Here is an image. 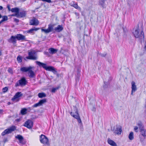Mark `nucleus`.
Wrapping results in <instances>:
<instances>
[{
	"mask_svg": "<svg viewBox=\"0 0 146 146\" xmlns=\"http://www.w3.org/2000/svg\"><path fill=\"white\" fill-rule=\"evenodd\" d=\"M79 77H80L79 75V74H78V73L77 74V76L76 78V83H77V82H78Z\"/></svg>",
	"mask_w": 146,
	"mask_h": 146,
	"instance_id": "40",
	"label": "nucleus"
},
{
	"mask_svg": "<svg viewBox=\"0 0 146 146\" xmlns=\"http://www.w3.org/2000/svg\"><path fill=\"white\" fill-rule=\"evenodd\" d=\"M40 141L42 144H45L47 145H49V140L45 135L42 134L40 136Z\"/></svg>",
	"mask_w": 146,
	"mask_h": 146,
	"instance_id": "7",
	"label": "nucleus"
},
{
	"mask_svg": "<svg viewBox=\"0 0 146 146\" xmlns=\"http://www.w3.org/2000/svg\"><path fill=\"white\" fill-rule=\"evenodd\" d=\"M24 59H25V58H24Z\"/></svg>",
	"mask_w": 146,
	"mask_h": 146,
	"instance_id": "64",
	"label": "nucleus"
},
{
	"mask_svg": "<svg viewBox=\"0 0 146 146\" xmlns=\"http://www.w3.org/2000/svg\"><path fill=\"white\" fill-rule=\"evenodd\" d=\"M74 112H71L70 113L71 116L77 119L78 122L80 123H82V122L78 113V109L76 106H73Z\"/></svg>",
	"mask_w": 146,
	"mask_h": 146,
	"instance_id": "2",
	"label": "nucleus"
},
{
	"mask_svg": "<svg viewBox=\"0 0 146 146\" xmlns=\"http://www.w3.org/2000/svg\"><path fill=\"white\" fill-rule=\"evenodd\" d=\"M16 138L18 139L20 143H21L23 139V137L20 135H18L15 137Z\"/></svg>",
	"mask_w": 146,
	"mask_h": 146,
	"instance_id": "26",
	"label": "nucleus"
},
{
	"mask_svg": "<svg viewBox=\"0 0 146 146\" xmlns=\"http://www.w3.org/2000/svg\"><path fill=\"white\" fill-rule=\"evenodd\" d=\"M4 21L2 19V20H1L0 21V22L2 23V22H4Z\"/></svg>",
	"mask_w": 146,
	"mask_h": 146,
	"instance_id": "56",
	"label": "nucleus"
},
{
	"mask_svg": "<svg viewBox=\"0 0 146 146\" xmlns=\"http://www.w3.org/2000/svg\"><path fill=\"white\" fill-rule=\"evenodd\" d=\"M14 21L17 23L19 22V20L18 19L16 18H15L14 19Z\"/></svg>",
	"mask_w": 146,
	"mask_h": 146,
	"instance_id": "47",
	"label": "nucleus"
},
{
	"mask_svg": "<svg viewBox=\"0 0 146 146\" xmlns=\"http://www.w3.org/2000/svg\"><path fill=\"white\" fill-rule=\"evenodd\" d=\"M23 125L28 129H31L33 126V122L30 120H28Z\"/></svg>",
	"mask_w": 146,
	"mask_h": 146,
	"instance_id": "10",
	"label": "nucleus"
},
{
	"mask_svg": "<svg viewBox=\"0 0 146 146\" xmlns=\"http://www.w3.org/2000/svg\"><path fill=\"white\" fill-rule=\"evenodd\" d=\"M17 40L27 41L25 38V36L21 34H17L15 35Z\"/></svg>",
	"mask_w": 146,
	"mask_h": 146,
	"instance_id": "11",
	"label": "nucleus"
},
{
	"mask_svg": "<svg viewBox=\"0 0 146 146\" xmlns=\"http://www.w3.org/2000/svg\"><path fill=\"white\" fill-rule=\"evenodd\" d=\"M139 137L140 138V141L141 142H143L146 138V137H143L142 136H141L140 135H139Z\"/></svg>",
	"mask_w": 146,
	"mask_h": 146,
	"instance_id": "35",
	"label": "nucleus"
},
{
	"mask_svg": "<svg viewBox=\"0 0 146 146\" xmlns=\"http://www.w3.org/2000/svg\"><path fill=\"white\" fill-rule=\"evenodd\" d=\"M56 89L55 88H52V92H55V91H56Z\"/></svg>",
	"mask_w": 146,
	"mask_h": 146,
	"instance_id": "45",
	"label": "nucleus"
},
{
	"mask_svg": "<svg viewBox=\"0 0 146 146\" xmlns=\"http://www.w3.org/2000/svg\"><path fill=\"white\" fill-rule=\"evenodd\" d=\"M54 25L51 24H49L48 25V28L47 29H41V31L44 32L46 34L52 32L53 31Z\"/></svg>",
	"mask_w": 146,
	"mask_h": 146,
	"instance_id": "8",
	"label": "nucleus"
},
{
	"mask_svg": "<svg viewBox=\"0 0 146 146\" xmlns=\"http://www.w3.org/2000/svg\"><path fill=\"white\" fill-rule=\"evenodd\" d=\"M108 62L110 63H112V60L111 58H109L108 60Z\"/></svg>",
	"mask_w": 146,
	"mask_h": 146,
	"instance_id": "48",
	"label": "nucleus"
},
{
	"mask_svg": "<svg viewBox=\"0 0 146 146\" xmlns=\"http://www.w3.org/2000/svg\"><path fill=\"white\" fill-rule=\"evenodd\" d=\"M39 29V28H36L35 27H33L27 31V33H33L34 31H37Z\"/></svg>",
	"mask_w": 146,
	"mask_h": 146,
	"instance_id": "24",
	"label": "nucleus"
},
{
	"mask_svg": "<svg viewBox=\"0 0 146 146\" xmlns=\"http://www.w3.org/2000/svg\"><path fill=\"white\" fill-rule=\"evenodd\" d=\"M7 40L9 43L12 44L13 45L17 43V40L15 35L11 36V37Z\"/></svg>",
	"mask_w": 146,
	"mask_h": 146,
	"instance_id": "12",
	"label": "nucleus"
},
{
	"mask_svg": "<svg viewBox=\"0 0 146 146\" xmlns=\"http://www.w3.org/2000/svg\"><path fill=\"white\" fill-rule=\"evenodd\" d=\"M131 94L133 95V93L135 92L137 90V88L135 85V82L132 81L131 83Z\"/></svg>",
	"mask_w": 146,
	"mask_h": 146,
	"instance_id": "16",
	"label": "nucleus"
},
{
	"mask_svg": "<svg viewBox=\"0 0 146 146\" xmlns=\"http://www.w3.org/2000/svg\"><path fill=\"white\" fill-rule=\"evenodd\" d=\"M26 14V11H23L21 12L18 13V18H23L25 17Z\"/></svg>",
	"mask_w": 146,
	"mask_h": 146,
	"instance_id": "19",
	"label": "nucleus"
},
{
	"mask_svg": "<svg viewBox=\"0 0 146 146\" xmlns=\"http://www.w3.org/2000/svg\"><path fill=\"white\" fill-rule=\"evenodd\" d=\"M45 54L46 55L48 54V52H45Z\"/></svg>",
	"mask_w": 146,
	"mask_h": 146,
	"instance_id": "55",
	"label": "nucleus"
},
{
	"mask_svg": "<svg viewBox=\"0 0 146 146\" xmlns=\"http://www.w3.org/2000/svg\"><path fill=\"white\" fill-rule=\"evenodd\" d=\"M8 90V88L7 87H5L2 89V91L3 92L5 93Z\"/></svg>",
	"mask_w": 146,
	"mask_h": 146,
	"instance_id": "37",
	"label": "nucleus"
},
{
	"mask_svg": "<svg viewBox=\"0 0 146 146\" xmlns=\"http://www.w3.org/2000/svg\"><path fill=\"white\" fill-rule=\"evenodd\" d=\"M2 53L1 51L0 50V56L1 55Z\"/></svg>",
	"mask_w": 146,
	"mask_h": 146,
	"instance_id": "62",
	"label": "nucleus"
},
{
	"mask_svg": "<svg viewBox=\"0 0 146 146\" xmlns=\"http://www.w3.org/2000/svg\"><path fill=\"white\" fill-rule=\"evenodd\" d=\"M7 71L10 74H13V70L11 68H8Z\"/></svg>",
	"mask_w": 146,
	"mask_h": 146,
	"instance_id": "36",
	"label": "nucleus"
},
{
	"mask_svg": "<svg viewBox=\"0 0 146 146\" xmlns=\"http://www.w3.org/2000/svg\"><path fill=\"white\" fill-rule=\"evenodd\" d=\"M46 102V99L45 98L41 100H40L39 102V103L40 104V105L41 106H42L43 104H44Z\"/></svg>",
	"mask_w": 146,
	"mask_h": 146,
	"instance_id": "31",
	"label": "nucleus"
},
{
	"mask_svg": "<svg viewBox=\"0 0 146 146\" xmlns=\"http://www.w3.org/2000/svg\"><path fill=\"white\" fill-rule=\"evenodd\" d=\"M38 96L40 98H42L46 97V95L44 92L39 93L38 94Z\"/></svg>",
	"mask_w": 146,
	"mask_h": 146,
	"instance_id": "29",
	"label": "nucleus"
},
{
	"mask_svg": "<svg viewBox=\"0 0 146 146\" xmlns=\"http://www.w3.org/2000/svg\"><path fill=\"white\" fill-rule=\"evenodd\" d=\"M33 67L31 66L28 67H22L21 68L20 70L23 72H28L31 69H32Z\"/></svg>",
	"mask_w": 146,
	"mask_h": 146,
	"instance_id": "14",
	"label": "nucleus"
},
{
	"mask_svg": "<svg viewBox=\"0 0 146 146\" xmlns=\"http://www.w3.org/2000/svg\"><path fill=\"white\" fill-rule=\"evenodd\" d=\"M16 130V127L14 126H12L5 130L2 133L1 135L2 136H4L6 134L11 133Z\"/></svg>",
	"mask_w": 146,
	"mask_h": 146,
	"instance_id": "5",
	"label": "nucleus"
},
{
	"mask_svg": "<svg viewBox=\"0 0 146 146\" xmlns=\"http://www.w3.org/2000/svg\"><path fill=\"white\" fill-rule=\"evenodd\" d=\"M34 51H30L29 52L28 56L26 57V58L27 59L36 60L37 59V57L34 55L35 54Z\"/></svg>",
	"mask_w": 146,
	"mask_h": 146,
	"instance_id": "9",
	"label": "nucleus"
},
{
	"mask_svg": "<svg viewBox=\"0 0 146 146\" xmlns=\"http://www.w3.org/2000/svg\"><path fill=\"white\" fill-rule=\"evenodd\" d=\"M23 94L21 92H17L13 97L11 99V100L13 102H18L20 100V98L23 96Z\"/></svg>",
	"mask_w": 146,
	"mask_h": 146,
	"instance_id": "6",
	"label": "nucleus"
},
{
	"mask_svg": "<svg viewBox=\"0 0 146 146\" xmlns=\"http://www.w3.org/2000/svg\"><path fill=\"white\" fill-rule=\"evenodd\" d=\"M137 125L139 127V130L144 128L143 125L141 122H139L137 124Z\"/></svg>",
	"mask_w": 146,
	"mask_h": 146,
	"instance_id": "32",
	"label": "nucleus"
},
{
	"mask_svg": "<svg viewBox=\"0 0 146 146\" xmlns=\"http://www.w3.org/2000/svg\"><path fill=\"white\" fill-rule=\"evenodd\" d=\"M3 9L2 6H0V10H2Z\"/></svg>",
	"mask_w": 146,
	"mask_h": 146,
	"instance_id": "52",
	"label": "nucleus"
},
{
	"mask_svg": "<svg viewBox=\"0 0 146 146\" xmlns=\"http://www.w3.org/2000/svg\"><path fill=\"white\" fill-rule=\"evenodd\" d=\"M107 54L106 52H105L104 53H102L98 52L97 53V55H101L102 57H105L106 56Z\"/></svg>",
	"mask_w": 146,
	"mask_h": 146,
	"instance_id": "34",
	"label": "nucleus"
},
{
	"mask_svg": "<svg viewBox=\"0 0 146 146\" xmlns=\"http://www.w3.org/2000/svg\"><path fill=\"white\" fill-rule=\"evenodd\" d=\"M123 30L124 32L125 33V29L123 27Z\"/></svg>",
	"mask_w": 146,
	"mask_h": 146,
	"instance_id": "57",
	"label": "nucleus"
},
{
	"mask_svg": "<svg viewBox=\"0 0 146 146\" xmlns=\"http://www.w3.org/2000/svg\"><path fill=\"white\" fill-rule=\"evenodd\" d=\"M27 112H30V111L32 110V108L31 107H29L27 108Z\"/></svg>",
	"mask_w": 146,
	"mask_h": 146,
	"instance_id": "43",
	"label": "nucleus"
},
{
	"mask_svg": "<svg viewBox=\"0 0 146 146\" xmlns=\"http://www.w3.org/2000/svg\"><path fill=\"white\" fill-rule=\"evenodd\" d=\"M27 82L25 77H22L15 84V86L17 87L20 86H23L27 84Z\"/></svg>",
	"mask_w": 146,
	"mask_h": 146,
	"instance_id": "4",
	"label": "nucleus"
},
{
	"mask_svg": "<svg viewBox=\"0 0 146 146\" xmlns=\"http://www.w3.org/2000/svg\"><path fill=\"white\" fill-rule=\"evenodd\" d=\"M106 0H99V5L101 7L103 8H106L107 5L106 3Z\"/></svg>",
	"mask_w": 146,
	"mask_h": 146,
	"instance_id": "15",
	"label": "nucleus"
},
{
	"mask_svg": "<svg viewBox=\"0 0 146 146\" xmlns=\"http://www.w3.org/2000/svg\"><path fill=\"white\" fill-rule=\"evenodd\" d=\"M3 110L2 109H0V114H2L3 112Z\"/></svg>",
	"mask_w": 146,
	"mask_h": 146,
	"instance_id": "50",
	"label": "nucleus"
},
{
	"mask_svg": "<svg viewBox=\"0 0 146 146\" xmlns=\"http://www.w3.org/2000/svg\"><path fill=\"white\" fill-rule=\"evenodd\" d=\"M19 9L17 7H15L11 9V11L12 13H18L19 11Z\"/></svg>",
	"mask_w": 146,
	"mask_h": 146,
	"instance_id": "28",
	"label": "nucleus"
},
{
	"mask_svg": "<svg viewBox=\"0 0 146 146\" xmlns=\"http://www.w3.org/2000/svg\"><path fill=\"white\" fill-rule=\"evenodd\" d=\"M17 60L18 63H21L22 62V58L20 56H19L17 57Z\"/></svg>",
	"mask_w": 146,
	"mask_h": 146,
	"instance_id": "33",
	"label": "nucleus"
},
{
	"mask_svg": "<svg viewBox=\"0 0 146 146\" xmlns=\"http://www.w3.org/2000/svg\"><path fill=\"white\" fill-rule=\"evenodd\" d=\"M40 104L39 103V102H38V103H37L36 104H34L33 106V108H36L38 106H40Z\"/></svg>",
	"mask_w": 146,
	"mask_h": 146,
	"instance_id": "39",
	"label": "nucleus"
},
{
	"mask_svg": "<svg viewBox=\"0 0 146 146\" xmlns=\"http://www.w3.org/2000/svg\"><path fill=\"white\" fill-rule=\"evenodd\" d=\"M47 2L48 3H50L51 2V0H47Z\"/></svg>",
	"mask_w": 146,
	"mask_h": 146,
	"instance_id": "51",
	"label": "nucleus"
},
{
	"mask_svg": "<svg viewBox=\"0 0 146 146\" xmlns=\"http://www.w3.org/2000/svg\"><path fill=\"white\" fill-rule=\"evenodd\" d=\"M2 17V19L4 21H6L8 20V18L7 16H4Z\"/></svg>",
	"mask_w": 146,
	"mask_h": 146,
	"instance_id": "38",
	"label": "nucleus"
},
{
	"mask_svg": "<svg viewBox=\"0 0 146 146\" xmlns=\"http://www.w3.org/2000/svg\"><path fill=\"white\" fill-rule=\"evenodd\" d=\"M108 142L109 144L112 146H117L116 143L110 138L108 139Z\"/></svg>",
	"mask_w": 146,
	"mask_h": 146,
	"instance_id": "23",
	"label": "nucleus"
},
{
	"mask_svg": "<svg viewBox=\"0 0 146 146\" xmlns=\"http://www.w3.org/2000/svg\"><path fill=\"white\" fill-rule=\"evenodd\" d=\"M26 0H21V1L22 2H24V1H26Z\"/></svg>",
	"mask_w": 146,
	"mask_h": 146,
	"instance_id": "61",
	"label": "nucleus"
},
{
	"mask_svg": "<svg viewBox=\"0 0 146 146\" xmlns=\"http://www.w3.org/2000/svg\"><path fill=\"white\" fill-rule=\"evenodd\" d=\"M8 141V139L7 138H5L3 139V141L5 143V142H7Z\"/></svg>",
	"mask_w": 146,
	"mask_h": 146,
	"instance_id": "46",
	"label": "nucleus"
},
{
	"mask_svg": "<svg viewBox=\"0 0 146 146\" xmlns=\"http://www.w3.org/2000/svg\"><path fill=\"white\" fill-rule=\"evenodd\" d=\"M140 134L139 135L143 137H146V130L144 128L140 129Z\"/></svg>",
	"mask_w": 146,
	"mask_h": 146,
	"instance_id": "22",
	"label": "nucleus"
},
{
	"mask_svg": "<svg viewBox=\"0 0 146 146\" xmlns=\"http://www.w3.org/2000/svg\"><path fill=\"white\" fill-rule=\"evenodd\" d=\"M70 4L71 6L74 7L76 9L80 8V7L78 6L77 3H75L74 1H72L70 3Z\"/></svg>",
	"mask_w": 146,
	"mask_h": 146,
	"instance_id": "27",
	"label": "nucleus"
},
{
	"mask_svg": "<svg viewBox=\"0 0 146 146\" xmlns=\"http://www.w3.org/2000/svg\"><path fill=\"white\" fill-rule=\"evenodd\" d=\"M39 9V8H37L36 9Z\"/></svg>",
	"mask_w": 146,
	"mask_h": 146,
	"instance_id": "63",
	"label": "nucleus"
},
{
	"mask_svg": "<svg viewBox=\"0 0 146 146\" xmlns=\"http://www.w3.org/2000/svg\"><path fill=\"white\" fill-rule=\"evenodd\" d=\"M116 129L115 132L117 135H120L122 131L121 127L120 125H116Z\"/></svg>",
	"mask_w": 146,
	"mask_h": 146,
	"instance_id": "17",
	"label": "nucleus"
},
{
	"mask_svg": "<svg viewBox=\"0 0 146 146\" xmlns=\"http://www.w3.org/2000/svg\"><path fill=\"white\" fill-rule=\"evenodd\" d=\"M59 88H60L59 87H56L55 88H56V90H58Z\"/></svg>",
	"mask_w": 146,
	"mask_h": 146,
	"instance_id": "54",
	"label": "nucleus"
},
{
	"mask_svg": "<svg viewBox=\"0 0 146 146\" xmlns=\"http://www.w3.org/2000/svg\"><path fill=\"white\" fill-rule=\"evenodd\" d=\"M134 36L136 38H139L141 42V43L142 42H144V33L143 31H142L141 32L140 34H139V28L135 30L134 32L133 33Z\"/></svg>",
	"mask_w": 146,
	"mask_h": 146,
	"instance_id": "3",
	"label": "nucleus"
},
{
	"mask_svg": "<svg viewBox=\"0 0 146 146\" xmlns=\"http://www.w3.org/2000/svg\"><path fill=\"white\" fill-rule=\"evenodd\" d=\"M63 28L62 25H58L55 28L54 30L58 32H60L63 30Z\"/></svg>",
	"mask_w": 146,
	"mask_h": 146,
	"instance_id": "21",
	"label": "nucleus"
},
{
	"mask_svg": "<svg viewBox=\"0 0 146 146\" xmlns=\"http://www.w3.org/2000/svg\"><path fill=\"white\" fill-rule=\"evenodd\" d=\"M48 51L50 54H52L56 53L58 49L51 48L48 49Z\"/></svg>",
	"mask_w": 146,
	"mask_h": 146,
	"instance_id": "20",
	"label": "nucleus"
},
{
	"mask_svg": "<svg viewBox=\"0 0 146 146\" xmlns=\"http://www.w3.org/2000/svg\"><path fill=\"white\" fill-rule=\"evenodd\" d=\"M20 113L22 115L26 114L27 113V108H22L20 111Z\"/></svg>",
	"mask_w": 146,
	"mask_h": 146,
	"instance_id": "25",
	"label": "nucleus"
},
{
	"mask_svg": "<svg viewBox=\"0 0 146 146\" xmlns=\"http://www.w3.org/2000/svg\"><path fill=\"white\" fill-rule=\"evenodd\" d=\"M7 104L8 105H10L11 104V103L10 102H8Z\"/></svg>",
	"mask_w": 146,
	"mask_h": 146,
	"instance_id": "60",
	"label": "nucleus"
},
{
	"mask_svg": "<svg viewBox=\"0 0 146 146\" xmlns=\"http://www.w3.org/2000/svg\"><path fill=\"white\" fill-rule=\"evenodd\" d=\"M18 13H15L12 14L11 16H15L17 18H18Z\"/></svg>",
	"mask_w": 146,
	"mask_h": 146,
	"instance_id": "41",
	"label": "nucleus"
},
{
	"mask_svg": "<svg viewBox=\"0 0 146 146\" xmlns=\"http://www.w3.org/2000/svg\"><path fill=\"white\" fill-rule=\"evenodd\" d=\"M35 62L40 67L43 68L46 70L51 71L54 74H56L58 77L59 76V74H58L57 72L54 67L51 66H47L46 64L39 61H36Z\"/></svg>",
	"mask_w": 146,
	"mask_h": 146,
	"instance_id": "1",
	"label": "nucleus"
},
{
	"mask_svg": "<svg viewBox=\"0 0 146 146\" xmlns=\"http://www.w3.org/2000/svg\"><path fill=\"white\" fill-rule=\"evenodd\" d=\"M29 76L30 78H33L35 77V74L32 70L31 69L28 72V73Z\"/></svg>",
	"mask_w": 146,
	"mask_h": 146,
	"instance_id": "18",
	"label": "nucleus"
},
{
	"mask_svg": "<svg viewBox=\"0 0 146 146\" xmlns=\"http://www.w3.org/2000/svg\"><path fill=\"white\" fill-rule=\"evenodd\" d=\"M42 1H44V2H47V0H42Z\"/></svg>",
	"mask_w": 146,
	"mask_h": 146,
	"instance_id": "59",
	"label": "nucleus"
},
{
	"mask_svg": "<svg viewBox=\"0 0 146 146\" xmlns=\"http://www.w3.org/2000/svg\"><path fill=\"white\" fill-rule=\"evenodd\" d=\"M75 14H76V16H79V14L78 13H75Z\"/></svg>",
	"mask_w": 146,
	"mask_h": 146,
	"instance_id": "53",
	"label": "nucleus"
},
{
	"mask_svg": "<svg viewBox=\"0 0 146 146\" xmlns=\"http://www.w3.org/2000/svg\"><path fill=\"white\" fill-rule=\"evenodd\" d=\"M93 111H95V108L94 107L93 108V109L92 110Z\"/></svg>",
	"mask_w": 146,
	"mask_h": 146,
	"instance_id": "58",
	"label": "nucleus"
},
{
	"mask_svg": "<svg viewBox=\"0 0 146 146\" xmlns=\"http://www.w3.org/2000/svg\"><path fill=\"white\" fill-rule=\"evenodd\" d=\"M128 138L129 139L131 140H132L133 139V132L131 131L130 133L128 136Z\"/></svg>",
	"mask_w": 146,
	"mask_h": 146,
	"instance_id": "30",
	"label": "nucleus"
},
{
	"mask_svg": "<svg viewBox=\"0 0 146 146\" xmlns=\"http://www.w3.org/2000/svg\"><path fill=\"white\" fill-rule=\"evenodd\" d=\"M7 8H8V10L10 11H11V9L10 7V6L9 5H7Z\"/></svg>",
	"mask_w": 146,
	"mask_h": 146,
	"instance_id": "44",
	"label": "nucleus"
},
{
	"mask_svg": "<svg viewBox=\"0 0 146 146\" xmlns=\"http://www.w3.org/2000/svg\"><path fill=\"white\" fill-rule=\"evenodd\" d=\"M104 84L103 85V87L104 88H106L108 86L107 85V82L104 81Z\"/></svg>",
	"mask_w": 146,
	"mask_h": 146,
	"instance_id": "42",
	"label": "nucleus"
},
{
	"mask_svg": "<svg viewBox=\"0 0 146 146\" xmlns=\"http://www.w3.org/2000/svg\"><path fill=\"white\" fill-rule=\"evenodd\" d=\"M39 22L38 19L35 18H34L32 20L30 21V25H38Z\"/></svg>",
	"mask_w": 146,
	"mask_h": 146,
	"instance_id": "13",
	"label": "nucleus"
},
{
	"mask_svg": "<svg viewBox=\"0 0 146 146\" xmlns=\"http://www.w3.org/2000/svg\"><path fill=\"white\" fill-rule=\"evenodd\" d=\"M138 129V127L137 126H135L134 127V130L136 132H137V131L136 130H137Z\"/></svg>",
	"mask_w": 146,
	"mask_h": 146,
	"instance_id": "49",
	"label": "nucleus"
}]
</instances>
